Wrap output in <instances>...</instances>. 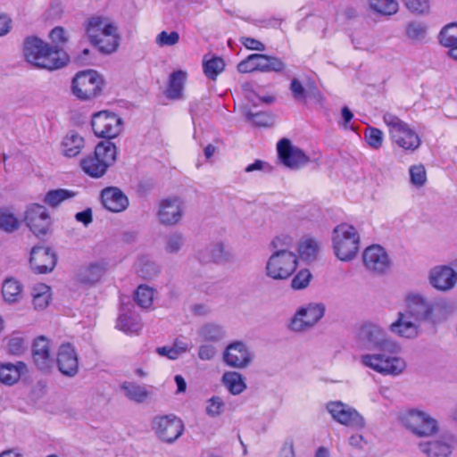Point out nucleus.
I'll return each mask as SVG.
<instances>
[{"label":"nucleus","instance_id":"f257e3e1","mask_svg":"<svg viewBox=\"0 0 457 457\" xmlns=\"http://www.w3.org/2000/svg\"><path fill=\"white\" fill-rule=\"evenodd\" d=\"M361 349L378 351L375 353L361 354V363L381 375L398 376L406 369V361L393 355L398 351L397 345L391 340L386 332L378 325L366 323L361 327L357 335Z\"/></svg>","mask_w":457,"mask_h":457},{"label":"nucleus","instance_id":"f03ea898","mask_svg":"<svg viewBox=\"0 0 457 457\" xmlns=\"http://www.w3.org/2000/svg\"><path fill=\"white\" fill-rule=\"evenodd\" d=\"M405 312L412 320L431 324L440 323L453 312L452 304L445 299L429 300L416 292L408 293L404 299Z\"/></svg>","mask_w":457,"mask_h":457},{"label":"nucleus","instance_id":"7ed1b4c3","mask_svg":"<svg viewBox=\"0 0 457 457\" xmlns=\"http://www.w3.org/2000/svg\"><path fill=\"white\" fill-rule=\"evenodd\" d=\"M23 52L29 62L49 71L60 69L69 61V56L64 51L50 46L36 37L26 38Z\"/></svg>","mask_w":457,"mask_h":457},{"label":"nucleus","instance_id":"20e7f679","mask_svg":"<svg viewBox=\"0 0 457 457\" xmlns=\"http://www.w3.org/2000/svg\"><path fill=\"white\" fill-rule=\"evenodd\" d=\"M292 239L287 236L275 237L270 246L274 253L266 264V273L274 279H286L291 276L297 266V256L291 251Z\"/></svg>","mask_w":457,"mask_h":457},{"label":"nucleus","instance_id":"39448f33","mask_svg":"<svg viewBox=\"0 0 457 457\" xmlns=\"http://www.w3.org/2000/svg\"><path fill=\"white\" fill-rule=\"evenodd\" d=\"M117 157V147L112 142L106 140L96 145L92 155L81 160L83 171L92 178L103 177L109 167L114 164Z\"/></svg>","mask_w":457,"mask_h":457},{"label":"nucleus","instance_id":"423d86ee","mask_svg":"<svg viewBox=\"0 0 457 457\" xmlns=\"http://www.w3.org/2000/svg\"><path fill=\"white\" fill-rule=\"evenodd\" d=\"M383 120L388 128L393 143L405 151L413 152L420 145L419 135L403 120L391 112L383 115Z\"/></svg>","mask_w":457,"mask_h":457},{"label":"nucleus","instance_id":"0eeeda50","mask_svg":"<svg viewBox=\"0 0 457 457\" xmlns=\"http://www.w3.org/2000/svg\"><path fill=\"white\" fill-rule=\"evenodd\" d=\"M332 241L335 254L340 261L353 260L359 251L360 237L352 225H337L333 230Z\"/></svg>","mask_w":457,"mask_h":457},{"label":"nucleus","instance_id":"6e6552de","mask_svg":"<svg viewBox=\"0 0 457 457\" xmlns=\"http://www.w3.org/2000/svg\"><path fill=\"white\" fill-rule=\"evenodd\" d=\"M103 83L96 71H79L72 80V93L80 100H91L100 95Z\"/></svg>","mask_w":457,"mask_h":457},{"label":"nucleus","instance_id":"1a4fd4ad","mask_svg":"<svg viewBox=\"0 0 457 457\" xmlns=\"http://www.w3.org/2000/svg\"><path fill=\"white\" fill-rule=\"evenodd\" d=\"M400 420L404 427L418 436H430L438 431L436 420L421 411L410 410L403 413Z\"/></svg>","mask_w":457,"mask_h":457},{"label":"nucleus","instance_id":"9d476101","mask_svg":"<svg viewBox=\"0 0 457 457\" xmlns=\"http://www.w3.org/2000/svg\"><path fill=\"white\" fill-rule=\"evenodd\" d=\"M325 307L321 303H309L300 307L290 320L288 328L293 332H305L323 317Z\"/></svg>","mask_w":457,"mask_h":457},{"label":"nucleus","instance_id":"9b49d317","mask_svg":"<svg viewBox=\"0 0 457 457\" xmlns=\"http://www.w3.org/2000/svg\"><path fill=\"white\" fill-rule=\"evenodd\" d=\"M91 125L98 137L114 138L123 129V120L114 112L101 111L92 117Z\"/></svg>","mask_w":457,"mask_h":457},{"label":"nucleus","instance_id":"f8f14e48","mask_svg":"<svg viewBox=\"0 0 457 457\" xmlns=\"http://www.w3.org/2000/svg\"><path fill=\"white\" fill-rule=\"evenodd\" d=\"M153 429L161 440L173 443L183 434L184 424L174 414L156 416L153 420Z\"/></svg>","mask_w":457,"mask_h":457},{"label":"nucleus","instance_id":"ddd939ff","mask_svg":"<svg viewBox=\"0 0 457 457\" xmlns=\"http://www.w3.org/2000/svg\"><path fill=\"white\" fill-rule=\"evenodd\" d=\"M277 151L280 162L290 170H298L310 162L303 151L293 145L287 138L278 141Z\"/></svg>","mask_w":457,"mask_h":457},{"label":"nucleus","instance_id":"4468645a","mask_svg":"<svg viewBox=\"0 0 457 457\" xmlns=\"http://www.w3.org/2000/svg\"><path fill=\"white\" fill-rule=\"evenodd\" d=\"M326 409L333 420L340 424L356 428H362L364 426V420L358 411L340 401L328 403Z\"/></svg>","mask_w":457,"mask_h":457},{"label":"nucleus","instance_id":"2eb2a0df","mask_svg":"<svg viewBox=\"0 0 457 457\" xmlns=\"http://www.w3.org/2000/svg\"><path fill=\"white\" fill-rule=\"evenodd\" d=\"M24 220L35 235H45L51 224L50 216L45 206L32 204L27 207Z\"/></svg>","mask_w":457,"mask_h":457},{"label":"nucleus","instance_id":"dca6fc26","mask_svg":"<svg viewBox=\"0 0 457 457\" xmlns=\"http://www.w3.org/2000/svg\"><path fill=\"white\" fill-rule=\"evenodd\" d=\"M183 215V202L180 198L168 197L160 202L157 216L161 224L176 225L182 220Z\"/></svg>","mask_w":457,"mask_h":457},{"label":"nucleus","instance_id":"f3484780","mask_svg":"<svg viewBox=\"0 0 457 457\" xmlns=\"http://www.w3.org/2000/svg\"><path fill=\"white\" fill-rule=\"evenodd\" d=\"M457 437L453 434H445L439 439L420 443V451L428 457H450L455 446Z\"/></svg>","mask_w":457,"mask_h":457},{"label":"nucleus","instance_id":"a211bd4d","mask_svg":"<svg viewBox=\"0 0 457 457\" xmlns=\"http://www.w3.org/2000/svg\"><path fill=\"white\" fill-rule=\"evenodd\" d=\"M222 361L231 368L244 369L251 362L249 349L244 342L234 341L226 346Z\"/></svg>","mask_w":457,"mask_h":457},{"label":"nucleus","instance_id":"6ab92c4d","mask_svg":"<svg viewBox=\"0 0 457 457\" xmlns=\"http://www.w3.org/2000/svg\"><path fill=\"white\" fill-rule=\"evenodd\" d=\"M56 363L63 376L75 377L79 373V356L75 347L69 343L61 345L57 352Z\"/></svg>","mask_w":457,"mask_h":457},{"label":"nucleus","instance_id":"aec40b11","mask_svg":"<svg viewBox=\"0 0 457 457\" xmlns=\"http://www.w3.org/2000/svg\"><path fill=\"white\" fill-rule=\"evenodd\" d=\"M365 267L375 273H385L390 267V259L385 249L378 245L367 247L362 255Z\"/></svg>","mask_w":457,"mask_h":457},{"label":"nucleus","instance_id":"412c9836","mask_svg":"<svg viewBox=\"0 0 457 457\" xmlns=\"http://www.w3.org/2000/svg\"><path fill=\"white\" fill-rule=\"evenodd\" d=\"M430 285L438 291L447 292L453 289L457 283V272L447 265H439L429 271Z\"/></svg>","mask_w":457,"mask_h":457},{"label":"nucleus","instance_id":"4be33fe9","mask_svg":"<svg viewBox=\"0 0 457 457\" xmlns=\"http://www.w3.org/2000/svg\"><path fill=\"white\" fill-rule=\"evenodd\" d=\"M57 262L55 253L48 247L35 246L30 253L29 263L37 273H47L54 270Z\"/></svg>","mask_w":457,"mask_h":457},{"label":"nucleus","instance_id":"5701e85b","mask_svg":"<svg viewBox=\"0 0 457 457\" xmlns=\"http://www.w3.org/2000/svg\"><path fill=\"white\" fill-rule=\"evenodd\" d=\"M102 204L112 212H121L129 206V199L123 192L115 187H106L101 192Z\"/></svg>","mask_w":457,"mask_h":457},{"label":"nucleus","instance_id":"b1692460","mask_svg":"<svg viewBox=\"0 0 457 457\" xmlns=\"http://www.w3.org/2000/svg\"><path fill=\"white\" fill-rule=\"evenodd\" d=\"M390 331L401 337L414 338L419 335V322L404 312H398L397 320L389 326Z\"/></svg>","mask_w":457,"mask_h":457},{"label":"nucleus","instance_id":"393cba45","mask_svg":"<svg viewBox=\"0 0 457 457\" xmlns=\"http://www.w3.org/2000/svg\"><path fill=\"white\" fill-rule=\"evenodd\" d=\"M32 353L34 362L39 370L46 371L53 366L50 342L46 337H39L34 341Z\"/></svg>","mask_w":457,"mask_h":457},{"label":"nucleus","instance_id":"a878e982","mask_svg":"<svg viewBox=\"0 0 457 457\" xmlns=\"http://www.w3.org/2000/svg\"><path fill=\"white\" fill-rule=\"evenodd\" d=\"M244 92V102L240 105V111L245 117V121L252 127L257 126L255 117L257 112L254 111L256 107L255 101L257 94L254 91L253 85L250 82H245L242 85Z\"/></svg>","mask_w":457,"mask_h":457},{"label":"nucleus","instance_id":"bb28decb","mask_svg":"<svg viewBox=\"0 0 457 457\" xmlns=\"http://www.w3.org/2000/svg\"><path fill=\"white\" fill-rule=\"evenodd\" d=\"M120 388L126 398L136 403H145L150 395L145 386L134 381H124L120 385Z\"/></svg>","mask_w":457,"mask_h":457},{"label":"nucleus","instance_id":"cd10ccee","mask_svg":"<svg viewBox=\"0 0 457 457\" xmlns=\"http://www.w3.org/2000/svg\"><path fill=\"white\" fill-rule=\"evenodd\" d=\"M85 145L84 138L75 131H70L62 142V154L67 157L77 156Z\"/></svg>","mask_w":457,"mask_h":457},{"label":"nucleus","instance_id":"c85d7f7f","mask_svg":"<svg viewBox=\"0 0 457 457\" xmlns=\"http://www.w3.org/2000/svg\"><path fill=\"white\" fill-rule=\"evenodd\" d=\"M265 50V46L259 41V52ZM285 67L284 62L278 57L259 53V71L278 72Z\"/></svg>","mask_w":457,"mask_h":457},{"label":"nucleus","instance_id":"c756f323","mask_svg":"<svg viewBox=\"0 0 457 457\" xmlns=\"http://www.w3.org/2000/svg\"><path fill=\"white\" fill-rule=\"evenodd\" d=\"M117 29L115 27H109L105 30L104 36H102L96 40L92 41L102 53L111 54L114 52L118 46Z\"/></svg>","mask_w":457,"mask_h":457},{"label":"nucleus","instance_id":"7c9ffc66","mask_svg":"<svg viewBox=\"0 0 457 457\" xmlns=\"http://www.w3.org/2000/svg\"><path fill=\"white\" fill-rule=\"evenodd\" d=\"M25 369V364L19 361L17 365L12 363L0 364V381L5 385L16 383L21 377V372Z\"/></svg>","mask_w":457,"mask_h":457},{"label":"nucleus","instance_id":"2f4dec72","mask_svg":"<svg viewBox=\"0 0 457 457\" xmlns=\"http://www.w3.org/2000/svg\"><path fill=\"white\" fill-rule=\"evenodd\" d=\"M105 272L104 265L99 263H91L81 269L78 274V279L84 284H95L98 282Z\"/></svg>","mask_w":457,"mask_h":457},{"label":"nucleus","instance_id":"473e14b6","mask_svg":"<svg viewBox=\"0 0 457 457\" xmlns=\"http://www.w3.org/2000/svg\"><path fill=\"white\" fill-rule=\"evenodd\" d=\"M187 79V72L181 70L174 71L170 76L167 96L171 99H179L182 96L184 84Z\"/></svg>","mask_w":457,"mask_h":457},{"label":"nucleus","instance_id":"72a5a7b5","mask_svg":"<svg viewBox=\"0 0 457 457\" xmlns=\"http://www.w3.org/2000/svg\"><path fill=\"white\" fill-rule=\"evenodd\" d=\"M210 253V261L216 263L223 264L233 262L235 260L232 251L226 247L223 243H215L208 248Z\"/></svg>","mask_w":457,"mask_h":457},{"label":"nucleus","instance_id":"f704fd0d","mask_svg":"<svg viewBox=\"0 0 457 457\" xmlns=\"http://www.w3.org/2000/svg\"><path fill=\"white\" fill-rule=\"evenodd\" d=\"M109 27H114L111 23H107L103 18L101 17H92L88 20L87 24V34L90 39V41H94L96 38L104 36L105 30H107V28Z\"/></svg>","mask_w":457,"mask_h":457},{"label":"nucleus","instance_id":"c9c22d12","mask_svg":"<svg viewBox=\"0 0 457 457\" xmlns=\"http://www.w3.org/2000/svg\"><path fill=\"white\" fill-rule=\"evenodd\" d=\"M117 328L126 333H137L142 325L138 315L124 313L118 318Z\"/></svg>","mask_w":457,"mask_h":457},{"label":"nucleus","instance_id":"e433bc0d","mask_svg":"<svg viewBox=\"0 0 457 457\" xmlns=\"http://www.w3.org/2000/svg\"><path fill=\"white\" fill-rule=\"evenodd\" d=\"M198 335L203 341L218 342L224 338V328L214 323H207L201 327Z\"/></svg>","mask_w":457,"mask_h":457},{"label":"nucleus","instance_id":"4c0bfd02","mask_svg":"<svg viewBox=\"0 0 457 457\" xmlns=\"http://www.w3.org/2000/svg\"><path fill=\"white\" fill-rule=\"evenodd\" d=\"M222 381L228 391L233 395H238L245 388L242 376L236 371H227L223 374Z\"/></svg>","mask_w":457,"mask_h":457},{"label":"nucleus","instance_id":"58836bf2","mask_svg":"<svg viewBox=\"0 0 457 457\" xmlns=\"http://www.w3.org/2000/svg\"><path fill=\"white\" fill-rule=\"evenodd\" d=\"M160 267L154 261L143 257L138 262L137 274L140 278L151 280L158 276Z\"/></svg>","mask_w":457,"mask_h":457},{"label":"nucleus","instance_id":"ea45409f","mask_svg":"<svg viewBox=\"0 0 457 457\" xmlns=\"http://www.w3.org/2000/svg\"><path fill=\"white\" fill-rule=\"evenodd\" d=\"M33 304L36 309H45L50 299V287L45 284H38L32 289Z\"/></svg>","mask_w":457,"mask_h":457},{"label":"nucleus","instance_id":"a19ab883","mask_svg":"<svg viewBox=\"0 0 457 457\" xmlns=\"http://www.w3.org/2000/svg\"><path fill=\"white\" fill-rule=\"evenodd\" d=\"M440 44L451 50L457 47V23L445 26L439 34Z\"/></svg>","mask_w":457,"mask_h":457},{"label":"nucleus","instance_id":"79ce46f5","mask_svg":"<svg viewBox=\"0 0 457 457\" xmlns=\"http://www.w3.org/2000/svg\"><path fill=\"white\" fill-rule=\"evenodd\" d=\"M75 192L68 189L59 188L50 190L45 195V203L51 207L58 206L62 202L66 199L75 196Z\"/></svg>","mask_w":457,"mask_h":457},{"label":"nucleus","instance_id":"37998d69","mask_svg":"<svg viewBox=\"0 0 457 457\" xmlns=\"http://www.w3.org/2000/svg\"><path fill=\"white\" fill-rule=\"evenodd\" d=\"M370 8L382 15H393L398 11L396 0H370Z\"/></svg>","mask_w":457,"mask_h":457},{"label":"nucleus","instance_id":"c03bdc74","mask_svg":"<svg viewBox=\"0 0 457 457\" xmlns=\"http://www.w3.org/2000/svg\"><path fill=\"white\" fill-rule=\"evenodd\" d=\"M299 255L303 260L313 261L316 259L319 252L317 241L308 238L300 243L298 246Z\"/></svg>","mask_w":457,"mask_h":457},{"label":"nucleus","instance_id":"a18cd8bd","mask_svg":"<svg viewBox=\"0 0 457 457\" xmlns=\"http://www.w3.org/2000/svg\"><path fill=\"white\" fill-rule=\"evenodd\" d=\"M185 245V237L179 232H173L165 238L164 250L170 254L178 253Z\"/></svg>","mask_w":457,"mask_h":457},{"label":"nucleus","instance_id":"49530a36","mask_svg":"<svg viewBox=\"0 0 457 457\" xmlns=\"http://www.w3.org/2000/svg\"><path fill=\"white\" fill-rule=\"evenodd\" d=\"M21 292L20 283L14 279L4 280L2 287V294L5 301L15 302Z\"/></svg>","mask_w":457,"mask_h":457},{"label":"nucleus","instance_id":"de8ad7c7","mask_svg":"<svg viewBox=\"0 0 457 457\" xmlns=\"http://www.w3.org/2000/svg\"><path fill=\"white\" fill-rule=\"evenodd\" d=\"M224 61L220 57H212L208 61H204V74L211 79H215L224 70Z\"/></svg>","mask_w":457,"mask_h":457},{"label":"nucleus","instance_id":"09e8293b","mask_svg":"<svg viewBox=\"0 0 457 457\" xmlns=\"http://www.w3.org/2000/svg\"><path fill=\"white\" fill-rule=\"evenodd\" d=\"M154 291L151 287L140 285L135 293V301L141 308H149L153 304Z\"/></svg>","mask_w":457,"mask_h":457},{"label":"nucleus","instance_id":"8fccbe9b","mask_svg":"<svg viewBox=\"0 0 457 457\" xmlns=\"http://www.w3.org/2000/svg\"><path fill=\"white\" fill-rule=\"evenodd\" d=\"M405 34L412 41H421L427 34V27L420 21H411L406 25Z\"/></svg>","mask_w":457,"mask_h":457},{"label":"nucleus","instance_id":"3c124183","mask_svg":"<svg viewBox=\"0 0 457 457\" xmlns=\"http://www.w3.org/2000/svg\"><path fill=\"white\" fill-rule=\"evenodd\" d=\"M365 139L367 144L373 149H379L382 146L384 135L383 132L373 127H368L365 129Z\"/></svg>","mask_w":457,"mask_h":457},{"label":"nucleus","instance_id":"603ef678","mask_svg":"<svg viewBox=\"0 0 457 457\" xmlns=\"http://www.w3.org/2000/svg\"><path fill=\"white\" fill-rule=\"evenodd\" d=\"M18 219L7 210L0 212V228L7 232H12L19 228Z\"/></svg>","mask_w":457,"mask_h":457},{"label":"nucleus","instance_id":"864d4df0","mask_svg":"<svg viewBox=\"0 0 457 457\" xmlns=\"http://www.w3.org/2000/svg\"><path fill=\"white\" fill-rule=\"evenodd\" d=\"M312 278L309 270H301L292 279L291 286L294 289L301 290L308 287Z\"/></svg>","mask_w":457,"mask_h":457},{"label":"nucleus","instance_id":"5fc2aeb1","mask_svg":"<svg viewBox=\"0 0 457 457\" xmlns=\"http://www.w3.org/2000/svg\"><path fill=\"white\" fill-rule=\"evenodd\" d=\"M411 182L416 187H421L427 180V175L424 166L414 165L409 170Z\"/></svg>","mask_w":457,"mask_h":457},{"label":"nucleus","instance_id":"6e6d98bb","mask_svg":"<svg viewBox=\"0 0 457 457\" xmlns=\"http://www.w3.org/2000/svg\"><path fill=\"white\" fill-rule=\"evenodd\" d=\"M179 40V35L177 31H162L156 37L155 42L159 46H175Z\"/></svg>","mask_w":457,"mask_h":457},{"label":"nucleus","instance_id":"4d7b16f0","mask_svg":"<svg viewBox=\"0 0 457 457\" xmlns=\"http://www.w3.org/2000/svg\"><path fill=\"white\" fill-rule=\"evenodd\" d=\"M405 6L411 12L423 14L429 11V1L428 0H404Z\"/></svg>","mask_w":457,"mask_h":457},{"label":"nucleus","instance_id":"13d9d810","mask_svg":"<svg viewBox=\"0 0 457 457\" xmlns=\"http://www.w3.org/2000/svg\"><path fill=\"white\" fill-rule=\"evenodd\" d=\"M290 90L293 97L297 102H305L308 96V92L303 84L297 79H293L290 84Z\"/></svg>","mask_w":457,"mask_h":457},{"label":"nucleus","instance_id":"bf43d9fd","mask_svg":"<svg viewBox=\"0 0 457 457\" xmlns=\"http://www.w3.org/2000/svg\"><path fill=\"white\" fill-rule=\"evenodd\" d=\"M224 408V403L219 396H212L208 400L206 413L211 417H217L221 414Z\"/></svg>","mask_w":457,"mask_h":457},{"label":"nucleus","instance_id":"052dcab7","mask_svg":"<svg viewBox=\"0 0 457 457\" xmlns=\"http://www.w3.org/2000/svg\"><path fill=\"white\" fill-rule=\"evenodd\" d=\"M237 70L241 73L253 72L257 70V54H250L237 65Z\"/></svg>","mask_w":457,"mask_h":457},{"label":"nucleus","instance_id":"680f3d73","mask_svg":"<svg viewBox=\"0 0 457 457\" xmlns=\"http://www.w3.org/2000/svg\"><path fill=\"white\" fill-rule=\"evenodd\" d=\"M7 350L10 353L19 355L25 350L24 340L18 336H12L7 343Z\"/></svg>","mask_w":457,"mask_h":457},{"label":"nucleus","instance_id":"e2e57ef3","mask_svg":"<svg viewBox=\"0 0 457 457\" xmlns=\"http://www.w3.org/2000/svg\"><path fill=\"white\" fill-rule=\"evenodd\" d=\"M50 38L56 45H64L68 42V35L62 27H55L50 32Z\"/></svg>","mask_w":457,"mask_h":457},{"label":"nucleus","instance_id":"0e129e2a","mask_svg":"<svg viewBox=\"0 0 457 457\" xmlns=\"http://www.w3.org/2000/svg\"><path fill=\"white\" fill-rule=\"evenodd\" d=\"M217 350L212 345H202L198 350V357L203 361H210L216 355Z\"/></svg>","mask_w":457,"mask_h":457},{"label":"nucleus","instance_id":"69168bd1","mask_svg":"<svg viewBox=\"0 0 457 457\" xmlns=\"http://www.w3.org/2000/svg\"><path fill=\"white\" fill-rule=\"evenodd\" d=\"M275 116L271 112L259 111V128L270 127L274 124Z\"/></svg>","mask_w":457,"mask_h":457},{"label":"nucleus","instance_id":"338daca9","mask_svg":"<svg viewBox=\"0 0 457 457\" xmlns=\"http://www.w3.org/2000/svg\"><path fill=\"white\" fill-rule=\"evenodd\" d=\"M156 353L161 356H165L170 360H177L179 356L178 355L177 350L173 346H162L156 349Z\"/></svg>","mask_w":457,"mask_h":457},{"label":"nucleus","instance_id":"774afa93","mask_svg":"<svg viewBox=\"0 0 457 457\" xmlns=\"http://www.w3.org/2000/svg\"><path fill=\"white\" fill-rule=\"evenodd\" d=\"M280 457H295L294 442L292 439L285 441L281 448Z\"/></svg>","mask_w":457,"mask_h":457}]
</instances>
